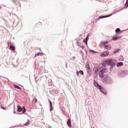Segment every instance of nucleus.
<instances>
[{
  "label": "nucleus",
  "instance_id": "6e6552de",
  "mask_svg": "<svg viewBox=\"0 0 128 128\" xmlns=\"http://www.w3.org/2000/svg\"><path fill=\"white\" fill-rule=\"evenodd\" d=\"M94 86H96V88H98V90H100V88L102 87V86L98 84V82H94Z\"/></svg>",
  "mask_w": 128,
  "mask_h": 128
},
{
  "label": "nucleus",
  "instance_id": "ddd939ff",
  "mask_svg": "<svg viewBox=\"0 0 128 128\" xmlns=\"http://www.w3.org/2000/svg\"><path fill=\"white\" fill-rule=\"evenodd\" d=\"M13 86L14 88H17L18 90H22V88H20V86H18L17 85L14 84Z\"/></svg>",
  "mask_w": 128,
  "mask_h": 128
},
{
  "label": "nucleus",
  "instance_id": "412c9836",
  "mask_svg": "<svg viewBox=\"0 0 128 128\" xmlns=\"http://www.w3.org/2000/svg\"><path fill=\"white\" fill-rule=\"evenodd\" d=\"M125 6L128 8V0H126V4H125Z\"/></svg>",
  "mask_w": 128,
  "mask_h": 128
},
{
  "label": "nucleus",
  "instance_id": "a878e982",
  "mask_svg": "<svg viewBox=\"0 0 128 128\" xmlns=\"http://www.w3.org/2000/svg\"><path fill=\"white\" fill-rule=\"evenodd\" d=\"M12 2H16V0H12Z\"/></svg>",
  "mask_w": 128,
  "mask_h": 128
},
{
  "label": "nucleus",
  "instance_id": "f257e3e1",
  "mask_svg": "<svg viewBox=\"0 0 128 128\" xmlns=\"http://www.w3.org/2000/svg\"><path fill=\"white\" fill-rule=\"evenodd\" d=\"M113 62H114L113 60L108 59L104 62L103 64L104 66H110V64H111V66H116V64H114V63Z\"/></svg>",
  "mask_w": 128,
  "mask_h": 128
},
{
  "label": "nucleus",
  "instance_id": "5701e85b",
  "mask_svg": "<svg viewBox=\"0 0 128 128\" xmlns=\"http://www.w3.org/2000/svg\"><path fill=\"white\" fill-rule=\"evenodd\" d=\"M38 24H40V23H37V24H36V26H38Z\"/></svg>",
  "mask_w": 128,
  "mask_h": 128
},
{
  "label": "nucleus",
  "instance_id": "aec40b11",
  "mask_svg": "<svg viewBox=\"0 0 128 128\" xmlns=\"http://www.w3.org/2000/svg\"><path fill=\"white\" fill-rule=\"evenodd\" d=\"M79 72H80V74H82V76H84V71H82V70H80V71Z\"/></svg>",
  "mask_w": 128,
  "mask_h": 128
},
{
  "label": "nucleus",
  "instance_id": "f3484780",
  "mask_svg": "<svg viewBox=\"0 0 128 128\" xmlns=\"http://www.w3.org/2000/svg\"><path fill=\"white\" fill-rule=\"evenodd\" d=\"M110 16H100L99 18H108Z\"/></svg>",
  "mask_w": 128,
  "mask_h": 128
},
{
  "label": "nucleus",
  "instance_id": "bb28decb",
  "mask_svg": "<svg viewBox=\"0 0 128 128\" xmlns=\"http://www.w3.org/2000/svg\"><path fill=\"white\" fill-rule=\"evenodd\" d=\"M77 76H78V72H77Z\"/></svg>",
  "mask_w": 128,
  "mask_h": 128
},
{
  "label": "nucleus",
  "instance_id": "7ed1b4c3",
  "mask_svg": "<svg viewBox=\"0 0 128 128\" xmlns=\"http://www.w3.org/2000/svg\"><path fill=\"white\" fill-rule=\"evenodd\" d=\"M106 43H108V41L102 42V44H104V48H106V50H110L112 46L110 45H106Z\"/></svg>",
  "mask_w": 128,
  "mask_h": 128
},
{
  "label": "nucleus",
  "instance_id": "dca6fc26",
  "mask_svg": "<svg viewBox=\"0 0 128 128\" xmlns=\"http://www.w3.org/2000/svg\"><path fill=\"white\" fill-rule=\"evenodd\" d=\"M120 32V28L116 29V34H118V32Z\"/></svg>",
  "mask_w": 128,
  "mask_h": 128
},
{
  "label": "nucleus",
  "instance_id": "6ab92c4d",
  "mask_svg": "<svg viewBox=\"0 0 128 128\" xmlns=\"http://www.w3.org/2000/svg\"><path fill=\"white\" fill-rule=\"evenodd\" d=\"M86 68H88V70H90V64H86Z\"/></svg>",
  "mask_w": 128,
  "mask_h": 128
},
{
  "label": "nucleus",
  "instance_id": "9d476101",
  "mask_svg": "<svg viewBox=\"0 0 128 128\" xmlns=\"http://www.w3.org/2000/svg\"><path fill=\"white\" fill-rule=\"evenodd\" d=\"M88 36H87L86 38H84L83 40L84 42V44H86V45H88Z\"/></svg>",
  "mask_w": 128,
  "mask_h": 128
},
{
  "label": "nucleus",
  "instance_id": "39448f33",
  "mask_svg": "<svg viewBox=\"0 0 128 128\" xmlns=\"http://www.w3.org/2000/svg\"><path fill=\"white\" fill-rule=\"evenodd\" d=\"M99 90L102 94H106V91L104 88H102V87L101 86Z\"/></svg>",
  "mask_w": 128,
  "mask_h": 128
},
{
  "label": "nucleus",
  "instance_id": "a211bd4d",
  "mask_svg": "<svg viewBox=\"0 0 128 128\" xmlns=\"http://www.w3.org/2000/svg\"><path fill=\"white\" fill-rule=\"evenodd\" d=\"M28 124H30V121L28 120L26 123L24 124V126H28Z\"/></svg>",
  "mask_w": 128,
  "mask_h": 128
},
{
  "label": "nucleus",
  "instance_id": "4468645a",
  "mask_svg": "<svg viewBox=\"0 0 128 128\" xmlns=\"http://www.w3.org/2000/svg\"><path fill=\"white\" fill-rule=\"evenodd\" d=\"M10 50H16V48H14V46H12V45L10 46Z\"/></svg>",
  "mask_w": 128,
  "mask_h": 128
},
{
  "label": "nucleus",
  "instance_id": "0eeeda50",
  "mask_svg": "<svg viewBox=\"0 0 128 128\" xmlns=\"http://www.w3.org/2000/svg\"><path fill=\"white\" fill-rule=\"evenodd\" d=\"M67 124L69 128H72V122L70 119H68L67 122Z\"/></svg>",
  "mask_w": 128,
  "mask_h": 128
},
{
  "label": "nucleus",
  "instance_id": "4be33fe9",
  "mask_svg": "<svg viewBox=\"0 0 128 128\" xmlns=\"http://www.w3.org/2000/svg\"><path fill=\"white\" fill-rule=\"evenodd\" d=\"M120 52V49H116L114 50V52Z\"/></svg>",
  "mask_w": 128,
  "mask_h": 128
},
{
  "label": "nucleus",
  "instance_id": "1a4fd4ad",
  "mask_svg": "<svg viewBox=\"0 0 128 128\" xmlns=\"http://www.w3.org/2000/svg\"><path fill=\"white\" fill-rule=\"evenodd\" d=\"M122 36H114L112 38V40H118L119 38H120Z\"/></svg>",
  "mask_w": 128,
  "mask_h": 128
},
{
  "label": "nucleus",
  "instance_id": "f8f14e48",
  "mask_svg": "<svg viewBox=\"0 0 128 128\" xmlns=\"http://www.w3.org/2000/svg\"><path fill=\"white\" fill-rule=\"evenodd\" d=\"M124 66V63L122 62H120L117 64V66L118 68L120 66Z\"/></svg>",
  "mask_w": 128,
  "mask_h": 128
},
{
  "label": "nucleus",
  "instance_id": "f03ea898",
  "mask_svg": "<svg viewBox=\"0 0 128 128\" xmlns=\"http://www.w3.org/2000/svg\"><path fill=\"white\" fill-rule=\"evenodd\" d=\"M104 72H108V70L106 68L102 70L99 72V76L102 78L104 76Z\"/></svg>",
  "mask_w": 128,
  "mask_h": 128
},
{
  "label": "nucleus",
  "instance_id": "20e7f679",
  "mask_svg": "<svg viewBox=\"0 0 128 128\" xmlns=\"http://www.w3.org/2000/svg\"><path fill=\"white\" fill-rule=\"evenodd\" d=\"M17 112H22L23 113L26 112V108L24 107L23 110H22V108L19 106H18Z\"/></svg>",
  "mask_w": 128,
  "mask_h": 128
},
{
  "label": "nucleus",
  "instance_id": "b1692460",
  "mask_svg": "<svg viewBox=\"0 0 128 128\" xmlns=\"http://www.w3.org/2000/svg\"><path fill=\"white\" fill-rule=\"evenodd\" d=\"M35 100H36L35 102H38V100L36 98H35Z\"/></svg>",
  "mask_w": 128,
  "mask_h": 128
},
{
  "label": "nucleus",
  "instance_id": "393cba45",
  "mask_svg": "<svg viewBox=\"0 0 128 128\" xmlns=\"http://www.w3.org/2000/svg\"><path fill=\"white\" fill-rule=\"evenodd\" d=\"M1 108H2L3 110H6V108H4V107H2V106H1Z\"/></svg>",
  "mask_w": 128,
  "mask_h": 128
},
{
  "label": "nucleus",
  "instance_id": "423d86ee",
  "mask_svg": "<svg viewBox=\"0 0 128 128\" xmlns=\"http://www.w3.org/2000/svg\"><path fill=\"white\" fill-rule=\"evenodd\" d=\"M108 56V51L100 54V56Z\"/></svg>",
  "mask_w": 128,
  "mask_h": 128
},
{
  "label": "nucleus",
  "instance_id": "2eb2a0df",
  "mask_svg": "<svg viewBox=\"0 0 128 128\" xmlns=\"http://www.w3.org/2000/svg\"><path fill=\"white\" fill-rule=\"evenodd\" d=\"M42 53L38 52L35 54V56H42Z\"/></svg>",
  "mask_w": 128,
  "mask_h": 128
},
{
  "label": "nucleus",
  "instance_id": "9b49d317",
  "mask_svg": "<svg viewBox=\"0 0 128 128\" xmlns=\"http://www.w3.org/2000/svg\"><path fill=\"white\" fill-rule=\"evenodd\" d=\"M49 102H50V111L52 112V110H54V108H52V101H50V100H49Z\"/></svg>",
  "mask_w": 128,
  "mask_h": 128
}]
</instances>
